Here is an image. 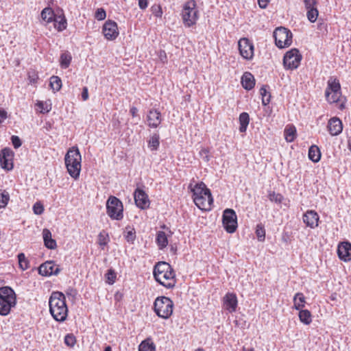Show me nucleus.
Returning <instances> with one entry per match:
<instances>
[{
    "mask_svg": "<svg viewBox=\"0 0 351 351\" xmlns=\"http://www.w3.org/2000/svg\"><path fill=\"white\" fill-rule=\"evenodd\" d=\"M49 312L53 318L59 322H64L68 316V307L64 295L60 291H53L49 299Z\"/></svg>",
    "mask_w": 351,
    "mask_h": 351,
    "instance_id": "obj_1",
    "label": "nucleus"
},
{
    "mask_svg": "<svg viewBox=\"0 0 351 351\" xmlns=\"http://www.w3.org/2000/svg\"><path fill=\"white\" fill-rule=\"evenodd\" d=\"M193 193V199L195 204L202 210H210L213 203V199L211 192L206 184L200 182L195 184L192 187V184L189 185Z\"/></svg>",
    "mask_w": 351,
    "mask_h": 351,
    "instance_id": "obj_2",
    "label": "nucleus"
},
{
    "mask_svg": "<svg viewBox=\"0 0 351 351\" xmlns=\"http://www.w3.org/2000/svg\"><path fill=\"white\" fill-rule=\"evenodd\" d=\"M154 276L156 280L166 288H173L176 285V275L169 263L160 262L154 269Z\"/></svg>",
    "mask_w": 351,
    "mask_h": 351,
    "instance_id": "obj_3",
    "label": "nucleus"
},
{
    "mask_svg": "<svg viewBox=\"0 0 351 351\" xmlns=\"http://www.w3.org/2000/svg\"><path fill=\"white\" fill-rule=\"evenodd\" d=\"M68 173L74 179H77L81 171L82 156L77 147L69 149L64 158Z\"/></svg>",
    "mask_w": 351,
    "mask_h": 351,
    "instance_id": "obj_4",
    "label": "nucleus"
},
{
    "mask_svg": "<svg viewBox=\"0 0 351 351\" xmlns=\"http://www.w3.org/2000/svg\"><path fill=\"white\" fill-rule=\"evenodd\" d=\"M16 294L12 289L9 287L0 288V315H7L11 308L16 305Z\"/></svg>",
    "mask_w": 351,
    "mask_h": 351,
    "instance_id": "obj_5",
    "label": "nucleus"
},
{
    "mask_svg": "<svg viewBox=\"0 0 351 351\" xmlns=\"http://www.w3.org/2000/svg\"><path fill=\"white\" fill-rule=\"evenodd\" d=\"M183 24L186 27L195 25L199 18V11L195 0L186 2L181 12Z\"/></svg>",
    "mask_w": 351,
    "mask_h": 351,
    "instance_id": "obj_6",
    "label": "nucleus"
},
{
    "mask_svg": "<svg viewBox=\"0 0 351 351\" xmlns=\"http://www.w3.org/2000/svg\"><path fill=\"white\" fill-rule=\"evenodd\" d=\"M156 315L163 319H168L173 313V302L168 297H158L154 304Z\"/></svg>",
    "mask_w": 351,
    "mask_h": 351,
    "instance_id": "obj_7",
    "label": "nucleus"
},
{
    "mask_svg": "<svg viewBox=\"0 0 351 351\" xmlns=\"http://www.w3.org/2000/svg\"><path fill=\"white\" fill-rule=\"evenodd\" d=\"M108 215L112 219L121 220L123 217L122 202L116 197L110 196L106 202Z\"/></svg>",
    "mask_w": 351,
    "mask_h": 351,
    "instance_id": "obj_8",
    "label": "nucleus"
},
{
    "mask_svg": "<svg viewBox=\"0 0 351 351\" xmlns=\"http://www.w3.org/2000/svg\"><path fill=\"white\" fill-rule=\"evenodd\" d=\"M274 37L276 45L280 49L288 47L292 43V33L286 27H277L274 32Z\"/></svg>",
    "mask_w": 351,
    "mask_h": 351,
    "instance_id": "obj_9",
    "label": "nucleus"
},
{
    "mask_svg": "<svg viewBox=\"0 0 351 351\" xmlns=\"http://www.w3.org/2000/svg\"><path fill=\"white\" fill-rule=\"evenodd\" d=\"M302 55L296 48L288 51L283 58V65L286 69H295L300 64Z\"/></svg>",
    "mask_w": 351,
    "mask_h": 351,
    "instance_id": "obj_10",
    "label": "nucleus"
},
{
    "mask_svg": "<svg viewBox=\"0 0 351 351\" xmlns=\"http://www.w3.org/2000/svg\"><path fill=\"white\" fill-rule=\"evenodd\" d=\"M222 223L227 232H234L237 228V217L235 211L230 208L226 209L223 213Z\"/></svg>",
    "mask_w": 351,
    "mask_h": 351,
    "instance_id": "obj_11",
    "label": "nucleus"
},
{
    "mask_svg": "<svg viewBox=\"0 0 351 351\" xmlns=\"http://www.w3.org/2000/svg\"><path fill=\"white\" fill-rule=\"evenodd\" d=\"M241 56L245 60H252L254 57L253 43L247 38H242L238 42Z\"/></svg>",
    "mask_w": 351,
    "mask_h": 351,
    "instance_id": "obj_12",
    "label": "nucleus"
},
{
    "mask_svg": "<svg viewBox=\"0 0 351 351\" xmlns=\"http://www.w3.org/2000/svg\"><path fill=\"white\" fill-rule=\"evenodd\" d=\"M102 32L104 37L109 40H113L119 36V30L116 22L108 20L103 25Z\"/></svg>",
    "mask_w": 351,
    "mask_h": 351,
    "instance_id": "obj_13",
    "label": "nucleus"
},
{
    "mask_svg": "<svg viewBox=\"0 0 351 351\" xmlns=\"http://www.w3.org/2000/svg\"><path fill=\"white\" fill-rule=\"evenodd\" d=\"M134 202L137 207L141 209L149 208L150 202L147 194L141 189H136L134 193Z\"/></svg>",
    "mask_w": 351,
    "mask_h": 351,
    "instance_id": "obj_14",
    "label": "nucleus"
},
{
    "mask_svg": "<svg viewBox=\"0 0 351 351\" xmlns=\"http://www.w3.org/2000/svg\"><path fill=\"white\" fill-rule=\"evenodd\" d=\"M59 272L58 265H56L53 261H46L38 268L39 274L43 276L57 275Z\"/></svg>",
    "mask_w": 351,
    "mask_h": 351,
    "instance_id": "obj_15",
    "label": "nucleus"
},
{
    "mask_svg": "<svg viewBox=\"0 0 351 351\" xmlns=\"http://www.w3.org/2000/svg\"><path fill=\"white\" fill-rule=\"evenodd\" d=\"M337 254L341 261L344 262L350 261L351 260V243L344 241L339 244Z\"/></svg>",
    "mask_w": 351,
    "mask_h": 351,
    "instance_id": "obj_16",
    "label": "nucleus"
},
{
    "mask_svg": "<svg viewBox=\"0 0 351 351\" xmlns=\"http://www.w3.org/2000/svg\"><path fill=\"white\" fill-rule=\"evenodd\" d=\"M303 222L311 228H315L318 226L319 217L315 210H307L303 215Z\"/></svg>",
    "mask_w": 351,
    "mask_h": 351,
    "instance_id": "obj_17",
    "label": "nucleus"
},
{
    "mask_svg": "<svg viewBox=\"0 0 351 351\" xmlns=\"http://www.w3.org/2000/svg\"><path fill=\"white\" fill-rule=\"evenodd\" d=\"M147 121L149 127L158 128L162 121L161 113L156 109L149 110L147 115Z\"/></svg>",
    "mask_w": 351,
    "mask_h": 351,
    "instance_id": "obj_18",
    "label": "nucleus"
},
{
    "mask_svg": "<svg viewBox=\"0 0 351 351\" xmlns=\"http://www.w3.org/2000/svg\"><path fill=\"white\" fill-rule=\"evenodd\" d=\"M327 128L332 136H337L343 130V124L340 119L335 117L329 119Z\"/></svg>",
    "mask_w": 351,
    "mask_h": 351,
    "instance_id": "obj_19",
    "label": "nucleus"
},
{
    "mask_svg": "<svg viewBox=\"0 0 351 351\" xmlns=\"http://www.w3.org/2000/svg\"><path fill=\"white\" fill-rule=\"evenodd\" d=\"M12 152L10 149H3L0 154V163L3 169L10 170L13 168L12 160Z\"/></svg>",
    "mask_w": 351,
    "mask_h": 351,
    "instance_id": "obj_20",
    "label": "nucleus"
},
{
    "mask_svg": "<svg viewBox=\"0 0 351 351\" xmlns=\"http://www.w3.org/2000/svg\"><path fill=\"white\" fill-rule=\"evenodd\" d=\"M223 305L227 311L233 313L237 306V298L234 293H227L223 298Z\"/></svg>",
    "mask_w": 351,
    "mask_h": 351,
    "instance_id": "obj_21",
    "label": "nucleus"
},
{
    "mask_svg": "<svg viewBox=\"0 0 351 351\" xmlns=\"http://www.w3.org/2000/svg\"><path fill=\"white\" fill-rule=\"evenodd\" d=\"M44 243L46 247L53 250L57 247L56 241L52 239L51 232L49 230L45 228L43 231Z\"/></svg>",
    "mask_w": 351,
    "mask_h": 351,
    "instance_id": "obj_22",
    "label": "nucleus"
},
{
    "mask_svg": "<svg viewBox=\"0 0 351 351\" xmlns=\"http://www.w3.org/2000/svg\"><path fill=\"white\" fill-rule=\"evenodd\" d=\"M241 84L245 89H252L255 85V80L254 76L250 73L245 72L242 76Z\"/></svg>",
    "mask_w": 351,
    "mask_h": 351,
    "instance_id": "obj_23",
    "label": "nucleus"
},
{
    "mask_svg": "<svg viewBox=\"0 0 351 351\" xmlns=\"http://www.w3.org/2000/svg\"><path fill=\"white\" fill-rule=\"evenodd\" d=\"M341 91V84L339 80L336 77H330L327 82V87L325 92H333Z\"/></svg>",
    "mask_w": 351,
    "mask_h": 351,
    "instance_id": "obj_24",
    "label": "nucleus"
},
{
    "mask_svg": "<svg viewBox=\"0 0 351 351\" xmlns=\"http://www.w3.org/2000/svg\"><path fill=\"white\" fill-rule=\"evenodd\" d=\"M293 308L296 310H300L304 307L306 304V298L302 293H296L293 299Z\"/></svg>",
    "mask_w": 351,
    "mask_h": 351,
    "instance_id": "obj_25",
    "label": "nucleus"
},
{
    "mask_svg": "<svg viewBox=\"0 0 351 351\" xmlns=\"http://www.w3.org/2000/svg\"><path fill=\"white\" fill-rule=\"evenodd\" d=\"M284 136L287 142H293L296 137L295 127L292 125H287L284 131Z\"/></svg>",
    "mask_w": 351,
    "mask_h": 351,
    "instance_id": "obj_26",
    "label": "nucleus"
},
{
    "mask_svg": "<svg viewBox=\"0 0 351 351\" xmlns=\"http://www.w3.org/2000/svg\"><path fill=\"white\" fill-rule=\"evenodd\" d=\"M156 346L151 338L143 340L138 346V351H155Z\"/></svg>",
    "mask_w": 351,
    "mask_h": 351,
    "instance_id": "obj_27",
    "label": "nucleus"
},
{
    "mask_svg": "<svg viewBox=\"0 0 351 351\" xmlns=\"http://www.w3.org/2000/svg\"><path fill=\"white\" fill-rule=\"evenodd\" d=\"M308 158L314 162H317L321 158V152L317 145H311L308 149Z\"/></svg>",
    "mask_w": 351,
    "mask_h": 351,
    "instance_id": "obj_28",
    "label": "nucleus"
},
{
    "mask_svg": "<svg viewBox=\"0 0 351 351\" xmlns=\"http://www.w3.org/2000/svg\"><path fill=\"white\" fill-rule=\"evenodd\" d=\"M53 22L55 28L59 32H62L66 28V19L63 15L56 16Z\"/></svg>",
    "mask_w": 351,
    "mask_h": 351,
    "instance_id": "obj_29",
    "label": "nucleus"
},
{
    "mask_svg": "<svg viewBox=\"0 0 351 351\" xmlns=\"http://www.w3.org/2000/svg\"><path fill=\"white\" fill-rule=\"evenodd\" d=\"M40 16L42 20L47 23L53 21V19L56 16L53 10L51 8H44L41 12Z\"/></svg>",
    "mask_w": 351,
    "mask_h": 351,
    "instance_id": "obj_30",
    "label": "nucleus"
},
{
    "mask_svg": "<svg viewBox=\"0 0 351 351\" xmlns=\"http://www.w3.org/2000/svg\"><path fill=\"white\" fill-rule=\"evenodd\" d=\"M299 319L305 325H309L312 322V315L308 310H299Z\"/></svg>",
    "mask_w": 351,
    "mask_h": 351,
    "instance_id": "obj_31",
    "label": "nucleus"
},
{
    "mask_svg": "<svg viewBox=\"0 0 351 351\" xmlns=\"http://www.w3.org/2000/svg\"><path fill=\"white\" fill-rule=\"evenodd\" d=\"M239 132H245L247 125L250 122V117L247 112H242L239 115Z\"/></svg>",
    "mask_w": 351,
    "mask_h": 351,
    "instance_id": "obj_32",
    "label": "nucleus"
},
{
    "mask_svg": "<svg viewBox=\"0 0 351 351\" xmlns=\"http://www.w3.org/2000/svg\"><path fill=\"white\" fill-rule=\"evenodd\" d=\"M156 240L160 249L165 248L168 244L167 237L163 231H158L157 232Z\"/></svg>",
    "mask_w": 351,
    "mask_h": 351,
    "instance_id": "obj_33",
    "label": "nucleus"
},
{
    "mask_svg": "<svg viewBox=\"0 0 351 351\" xmlns=\"http://www.w3.org/2000/svg\"><path fill=\"white\" fill-rule=\"evenodd\" d=\"M326 99L330 104L337 103L339 101V98L341 96V91L338 92H325Z\"/></svg>",
    "mask_w": 351,
    "mask_h": 351,
    "instance_id": "obj_34",
    "label": "nucleus"
},
{
    "mask_svg": "<svg viewBox=\"0 0 351 351\" xmlns=\"http://www.w3.org/2000/svg\"><path fill=\"white\" fill-rule=\"evenodd\" d=\"M72 58L69 53H63L60 56V63L63 69H66L69 66Z\"/></svg>",
    "mask_w": 351,
    "mask_h": 351,
    "instance_id": "obj_35",
    "label": "nucleus"
},
{
    "mask_svg": "<svg viewBox=\"0 0 351 351\" xmlns=\"http://www.w3.org/2000/svg\"><path fill=\"white\" fill-rule=\"evenodd\" d=\"M50 86L54 91H58L62 87V80L60 77L53 75L50 77Z\"/></svg>",
    "mask_w": 351,
    "mask_h": 351,
    "instance_id": "obj_36",
    "label": "nucleus"
},
{
    "mask_svg": "<svg viewBox=\"0 0 351 351\" xmlns=\"http://www.w3.org/2000/svg\"><path fill=\"white\" fill-rule=\"evenodd\" d=\"M160 137L158 134H154L149 138L148 141V147L151 149V150H157L159 145Z\"/></svg>",
    "mask_w": 351,
    "mask_h": 351,
    "instance_id": "obj_37",
    "label": "nucleus"
},
{
    "mask_svg": "<svg viewBox=\"0 0 351 351\" xmlns=\"http://www.w3.org/2000/svg\"><path fill=\"white\" fill-rule=\"evenodd\" d=\"M260 94L262 97V104L263 106H267L270 102L271 95L267 91L266 86H263L260 88Z\"/></svg>",
    "mask_w": 351,
    "mask_h": 351,
    "instance_id": "obj_38",
    "label": "nucleus"
},
{
    "mask_svg": "<svg viewBox=\"0 0 351 351\" xmlns=\"http://www.w3.org/2000/svg\"><path fill=\"white\" fill-rule=\"evenodd\" d=\"M269 199L277 204H281L284 199V197L280 193H276L274 191H269L268 193Z\"/></svg>",
    "mask_w": 351,
    "mask_h": 351,
    "instance_id": "obj_39",
    "label": "nucleus"
},
{
    "mask_svg": "<svg viewBox=\"0 0 351 351\" xmlns=\"http://www.w3.org/2000/svg\"><path fill=\"white\" fill-rule=\"evenodd\" d=\"M18 260L19 267L22 270H26L29 268V261L25 257V255L23 253H20L18 254Z\"/></svg>",
    "mask_w": 351,
    "mask_h": 351,
    "instance_id": "obj_40",
    "label": "nucleus"
},
{
    "mask_svg": "<svg viewBox=\"0 0 351 351\" xmlns=\"http://www.w3.org/2000/svg\"><path fill=\"white\" fill-rule=\"evenodd\" d=\"M306 15H307V18L309 20V21H311V23H314L316 21V20L318 17L319 12L316 7L313 8L308 9Z\"/></svg>",
    "mask_w": 351,
    "mask_h": 351,
    "instance_id": "obj_41",
    "label": "nucleus"
},
{
    "mask_svg": "<svg viewBox=\"0 0 351 351\" xmlns=\"http://www.w3.org/2000/svg\"><path fill=\"white\" fill-rule=\"evenodd\" d=\"M106 282L108 283L109 285H113L116 281L117 274L114 269H110L108 270L106 274Z\"/></svg>",
    "mask_w": 351,
    "mask_h": 351,
    "instance_id": "obj_42",
    "label": "nucleus"
},
{
    "mask_svg": "<svg viewBox=\"0 0 351 351\" xmlns=\"http://www.w3.org/2000/svg\"><path fill=\"white\" fill-rule=\"evenodd\" d=\"M36 105L40 109V112L43 114L47 113L51 110V104L47 102L38 101Z\"/></svg>",
    "mask_w": 351,
    "mask_h": 351,
    "instance_id": "obj_43",
    "label": "nucleus"
},
{
    "mask_svg": "<svg viewBox=\"0 0 351 351\" xmlns=\"http://www.w3.org/2000/svg\"><path fill=\"white\" fill-rule=\"evenodd\" d=\"M109 241L108 235L104 231L101 232L98 235V243L100 246H105Z\"/></svg>",
    "mask_w": 351,
    "mask_h": 351,
    "instance_id": "obj_44",
    "label": "nucleus"
},
{
    "mask_svg": "<svg viewBox=\"0 0 351 351\" xmlns=\"http://www.w3.org/2000/svg\"><path fill=\"white\" fill-rule=\"evenodd\" d=\"M256 237H257L258 241H263L265 240V230L264 228L260 224H258L256 226Z\"/></svg>",
    "mask_w": 351,
    "mask_h": 351,
    "instance_id": "obj_45",
    "label": "nucleus"
},
{
    "mask_svg": "<svg viewBox=\"0 0 351 351\" xmlns=\"http://www.w3.org/2000/svg\"><path fill=\"white\" fill-rule=\"evenodd\" d=\"M76 343V339L73 334H67L64 337V343L71 348L73 347Z\"/></svg>",
    "mask_w": 351,
    "mask_h": 351,
    "instance_id": "obj_46",
    "label": "nucleus"
},
{
    "mask_svg": "<svg viewBox=\"0 0 351 351\" xmlns=\"http://www.w3.org/2000/svg\"><path fill=\"white\" fill-rule=\"evenodd\" d=\"M9 201V195L8 193H0V208H4Z\"/></svg>",
    "mask_w": 351,
    "mask_h": 351,
    "instance_id": "obj_47",
    "label": "nucleus"
},
{
    "mask_svg": "<svg viewBox=\"0 0 351 351\" xmlns=\"http://www.w3.org/2000/svg\"><path fill=\"white\" fill-rule=\"evenodd\" d=\"M33 211L36 215H41L44 212V206L40 202H36L33 206Z\"/></svg>",
    "mask_w": 351,
    "mask_h": 351,
    "instance_id": "obj_48",
    "label": "nucleus"
},
{
    "mask_svg": "<svg viewBox=\"0 0 351 351\" xmlns=\"http://www.w3.org/2000/svg\"><path fill=\"white\" fill-rule=\"evenodd\" d=\"M95 17L99 21H102L106 19V13L104 8H98L95 14Z\"/></svg>",
    "mask_w": 351,
    "mask_h": 351,
    "instance_id": "obj_49",
    "label": "nucleus"
},
{
    "mask_svg": "<svg viewBox=\"0 0 351 351\" xmlns=\"http://www.w3.org/2000/svg\"><path fill=\"white\" fill-rule=\"evenodd\" d=\"M152 14L160 18L162 15V8L159 5H155L152 7Z\"/></svg>",
    "mask_w": 351,
    "mask_h": 351,
    "instance_id": "obj_50",
    "label": "nucleus"
},
{
    "mask_svg": "<svg viewBox=\"0 0 351 351\" xmlns=\"http://www.w3.org/2000/svg\"><path fill=\"white\" fill-rule=\"evenodd\" d=\"M125 239L128 242L133 243V241L136 239V232L134 229L128 230L125 235Z\"/></svg>",
    "mask_w": 351,
    "mask_h": 351,
    "instance_id": "obj_51",
    "label": "nucleus"
},
{
    "mask_svg": "<svg viewBox=\"0 0 351 351\" xmlns=\"http://www.w3.org/2000/svg\"><path fill=\"white\" fill-rule=\"evenodd\" d=\"M303 3L306 10L315 8L317 5L316 0H303Z\"/></svg>",
    "mask_w": 351,
    "mask_h": 351,
    "instance_id": "obj_52",
    "label": "nucleus"
},
{
    "mask_svg": "<svg viewBox=\"0 0 351 351\" xmlns=\"http://www.w3.org/2000/svg\"><path fill=\"white\" fill-rule=\"evenodd\" d=\"M12 145L14 148H19L21 146V141L17 136H12L11 138Z\"/></svg>",
    "mask_w": 351,
    "mask_h": 351,
    "instance_id": "obj_53",
    "label": "nucleus"
},
{
    "mask_svg": "<svg viewBox=\"0 0 351 351\" xmlns=\"http://www.w3.org/2000/svg\"><path fill=\"white\" fill-rule=\"evenodd\" d=\"M8 118V112L4 109L0 108V124Z\"/></svg>",
    "mask_w": 351,
    "mask_h": 351,
    "instance_id": "obj_54",
    "label": "nucleus"
},
{
    "mask_svg": "<svg viewBox=\"0 0 351 351\" xmlns=\"http://www.w3.org/2000/svg\"><path fill=\"white\" fill-rule=\"evenodd\" d=\"M138 3L140 9L145 10L148 6L147 0H138Z\"/></svg>",
    "mask_w": 351,
    "mask_h": 351,
    "instance_id": "obj_55",
    "label": "nucleus"
},
{
    "mask_svg": "<svg viewBox=\"0 0 351 351\" xmlns=\"http://www.w3.org/2000/svg\"><path fill=\"white\" fill-rule=\"evenodd\" d=\"M269 0H258V5L261 8H265L269 3Z\"/></svg>",
    "mask_w": 351,
    "mask_h": 351,
    "instance_id": "obj_56",
    "label": "nucleus"
},
{
    "mask_svg": "<svg viewBox=\"0 0 351 351\" xmlns=\"http://www.w3.org/2000/svg\"><path fill=\"white\" fill-rule=\"evenodd\" d=\"M82 98L84 101H86L88 98V88L86 87H84L82 93Z\"/></svg>",
    "mask_w": 351,
    "mask_h": 351,
    "instance_id": "obj_57",
    "label": "nucleus"
},
{
    "mask_svg": "<svg viewBox=\"0 0 351 351\" xmlns=\"http://www.w3.org/2000/svg\"><path fill=\"white\" fill-rule=\"evenodd\" d=\"M160 58L162 62H165L167 60V56H166V53L164 51H161L160 52Z\"/></svg>",
    "mask_w": 351,
    "mask_h": 351,
    "instance_id": "obj_58",
    "label": "nucleus"
},
{
    "mask_svg": "<svg viewBox=\"0 0 351 351\" xmlns=\"http://www.w3.org/2000/svg\"><path fill=\"white\" fill-rule=\"evenodd\" d=\"M208 150H207V149H202V150L200 152V154H202H202H203V153L206 154V156H204V160H205V161H206V162H208V161L209 160V157H208V154H208Z\"/></svg>",
    "mask_w": 351,
    "mask_h": 351,
    "instance_id": "obj_59",
    "label": "nucleus"
},
{
    "mask_svg": "<svg viewBox=\"0 0 351 351\" xmlns=\"http://www.w3.org/2000/svg\"><path fill=\"white\" fill-rule=\"evenodd\" d=\"M130 112L132 117H135L137 114L138 109L136 107H132L130 110Z\"/></svg>",
    "mask_w": 351,
    "mask_h": 351,
    "instance_id": "obj_60",
    "label": "nucleus"
},
{
    "mask_svg": "<svg viewBox=\"0 0 351 351\" xmlns=\"http://www.w3.org/2000/svg\"><path fill=\"white\" fill-rule=\"evenodd\" d=\"M348 147L349 150L351 152V138H349V140H348Z\"/></svg>",
    "mask_w": 351,
    "mask_h": 351,
    "instance_id": "obj_61",
    "label": "nucleus"
},
{
    "mask_svg": "<svg viewBox=\"0 0 351 351\" xmlns=\"http://www.w3.org/2000/svg\"><path fill=\"white\" fill-rule=\"evenodd\" d=\"M104 351H112V348L110 346H106Z\"/></svg>",
    "mask_w": 351,
    "mask_h": 351,
    "instance_id": "obj_62",
    "label": "nucleus"
},
{
    "mask_svg": "<svg viewBox=\"0 0 351 351\" xmlns=\"http://www.w3.org/2000/svg\"><path fill=\"white\" fill-rule=\"evenodd\" d=\"M345 108V104L344 103H341L340 105H339V109L341 110H343Z\"/></svg>",
    "mask_w": 351,
    "mask_h": 351,
    "instance_id": "obj_63",
    "label": "nucleus"
},
{
    "mask_svg": "<svg viewBox=\"0 0 351 351\" xmlns=\"http://www.w3.org/2000/svg\"><path fill=\"white\" fill-rule=\"evenodd\" d=\"M244 351H255L254 348H250V349H247V350H245L244 349Z\"/></svg>",
    "mask_w": 351,
    "mask_h": 351,
    "instance_id": "obj_64",
    "label": "nucleus"
}]
</instances>
